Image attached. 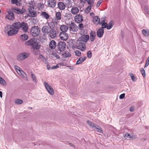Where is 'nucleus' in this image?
<instances>
[{"label":"nucleus","mask_w":149,"mask_h":149,"mask_svg":"<svg viewBox=\"0 0 149 149\" xmlns=\"http://www.w3.org/2000/svg\"><path fill=\"white\" fill-rule=\"evenodd\" d=\"M59 68V65L56 64V65H54L51 67V69L53 70Z\"/></svg>","instance_id":"nucleus-50"},{"label":"nucleus","mask_w":149,"mask_h":149,"mask_svg":"<svg viewBox=\"0 0 149 149\" xmlns=\"http://www.w3.org/2000/svg\"><path fill=\"white\" fill-rule=\"evenodd\" d=\"M28 38V36L25 34H22L20 36V39L22 41L26 40Z\"/></svg>","instance_id":"nucleus-29"},{"label":"nucleus","mask_w":149,"mask_h":149,"mask_svg":"<svg viewBox=\"0 0 149 149\" xmlns=\"http://www.w3.org/2000/svg\"><path fill=\"white\" fill-rule=\"evenodd\" d=\"M48 70H49L51 69V67H50V66L49 65V64H47L46 66Z\"/></svg>","instance_id":"nucleus-59"},{"label":"nucleus","mask_w":149,"mask_h":149,"mask_svg":"<svg viewBox=\"0 0 149 149\" xmlns=\"http://www.w3.org/2000/svg\"><path fill=\"white\" fill-rule=\"evenodd\" d=\"M142 7L143 8L145 13L149 15V9L148 7L146 6H143L142 5Z\"/></svg>","instance_id":"nucleus-35"},{"label":"nucleus","mask_w":149,"mask_h":149,"mask_svg":"<svg viewBox=\"0 0 149 149\" xmlns=\"http://www.w3.org/2000/svg\"><path fill=\"white\" fill-rule=\"evenodd\" d=\"M142 32L143 34L146 36H149V31L148 30L142 29Z\"/></svg>","instance_id":"nucleus-33"},{"label":"nucleus","mask_w":149,"mask_h":149,"mask_svg":"<svg viewBox=\"0 0 149 149\" xmlns=\"http://www.w3.org/2000/svg\"><path fill=\"white\" fill-rule=\"evenodd\" d=\"M90 15L91 16H94V14L93 12H91L90 13Z\"/></svg>","instance_id":"nucleus-61"},{"label":"nucleus","mask_w":149,"mask_h":149,"mask_svg":"<svg viewBox=\"0 0 149 149\" xmlns=\"http://www.w3.org/2000/svg\"><path fill=\"white\" fill-rule=\"evenodd\" d=\"M52 55H53L54 57H55L58 59H59L60 58L58 55L56 53L53 52L52 54Z\"/></svg>","instance_id":"nucleus-45"},{"label":"nucleus","mask_w":149,"mask_h":149,"mask_svg":"<svg viewBox=\"0 0 149 149\" xmlns=\"http://www.w3.org/2000/svg\"><path fill=\"white\" fill-rule=\"evenodd\" d=\"M50 30L48 26H43L42 28V31L44 35H47L49 33Z\"/></svg>","instance_id":"nucleus-13"},{"label":"nucleus","mask_w":149,"mask_h":149,"mask_svg":"<svg viewBox=\"0 0 149 149\" xmlns=\"http://www.w3.org/2000/svg\"><path fill=\"white\" fill-rule=\"evenodd\" d=\"M143 75V77L144 78H145V77H146V75Z\"/></svg>","instance_id":"nucleus-64"},{"label":"nucleus","mask_w":149,"mask_h":149,"mask_svg":"<svg viewBox=\"0 0 149 149\" xmlns=\"http://www.w3.org/2000/svg\"><path fill=\"white\" fill-rule=\"evenodd\" d=\"M14 11L18 14H22L25 12V10H21L19 8H15L14 9Z\"/></svg>","instance_id":"nucleus-26"},{"label":"nucleus","mask_w":149,"mask_h":149,"mask_svg":"<svg viewBox=\"0 0 149 149\" xmlns=\"http://www.w3.org/2000/svg\"><path fill=\"white\" fill-rule=\"evenodd\" d=\"M149 65V56L147 58L146 61V64L144 66V68L147 67Z\"/></svg>","instance_id":"nucleus-48"},{"label":"nucleus","mask_w":149,"mask_h":149,"mask_svg":"<svg viewBox=\"0 0 149 149\" xmlns=\"http://www.w3.org/2000/svg\"><path fill=\"white\" fill-rule=\"evenodd\" d=\"M48 36L52 39L54 38L57 37V32L54 29H50Z\"/></svg>","instance_id":"nucleus-11"},{"label":"nucleus","mask_w":149,"mask_h":149,"mask_svg":"<svg viewBox=\"0 0 149 149\" xmlns=\"http://www.w3.org/2000/svg\"><path fill=\"white\" fill-rule=\"evenodd\" d=\"M58 8L61 10H63L65 8V5L62 2H60L58 3Z\"/></svg>","instance_id":"nucleus-27"},{"label":"nucleus","mask_w":149,"mask_h":149,"mask_svg":"<svg viewBox=\"0 0 149 149\" xmlns=\"http://www.w3.org/2000/svg\"><path fill=\"white\" fill-rule=\"evenodd\" d=\"M56 42L54 40L51 41L49 44V47L51 49H54L56 46Z\"/></svg>","instance_id":"nucleus-24"},{"label":"nucleus","mask_w":149,"mask_h":149,"mask_svg":"<svg viewBox=\"0 0 149 149\" xmlns=\"http://www.w3.org/2000/svg\"><path fill=\"white\" fill-rule=\"evenodd\" d=\"M44 83L45 87L47 91L51 95H53L54 93V91L51 86L46 82H45Z\"/></svg>","instance_id":"nucleus-8"},{"label":"nucleus","mask_w":149,"mask_h":149,"mask_svg":"<svg viewBox=\"0 0 149 149\" xmlns=\"http://www.w3.org/2000/svg\"><path fill=\"white\" fill-rule=\"evenodd\" d=\"M124 137L125 138H128L132 140L136 138V136H133L132 134H130L128 133L125 134Z\"/></svg>","instance_id":"nucleus-28"},{"label":"nucleus","mask_w":149,"mask_h":149,"mask_svg":"<svg viewBox=\"0 0 149 149\" xmlns=\"http://www.w3.org/2000/svg\"><path fill=\"white\" fill-rule=\"evenodd\" d=\"M125 94L124 93L120 95L119 98L120 99H122L125 97Z\"/></svg>","instance_id":"nucleus-55"},{"label":"nucleus","mask_w":149,"mask_h":149,"mask_svg":"<svg viewBox=\"0 0 149 149\" xmlns=\"http://www.w3.org/2000/svg\"><path fill=\"white\" fill-rule=\"evenodd\" d=\"M14 68L17 73L19 74H23L24 73V72L17 66L15 65L14 67Z\"/></svg>","instance_id":"nucleus-23"},{"label":"nucleus","mask_w":149,"mask_h":149,"mask_svg":"<svg viewBox=\"0 0 149 149\" xmlns=\"http://www.w3.org/2000/svg\"><path fill=\"white\" fill-rule=\"evenodd\" d=\"M86 57L85 56L80 57L77 61L76 64L79 65L81 64L86 60Z\"/></svg>","instance_id":"nucleus-25"},{"label":"nucleus","mask_w":149,"mask_h":149,"mask_svg":"<svg viewBox=\"0 0 149 149\" xmlns=\"http://www.w3.org/2000/svg\"><path fill=\"white\" fill-rule=\"evenodd\" d=\"M21 77L24 80H27L26 75H20Z\"/></svg>","instance_id":"nucleus-56"},{"label":"nucleus","mask_w":149,"mask_h":149,"mask_svg":"<svg viewBox=\"0 0 149 149\" xmlns=\"http://www.w3.org/2000/svg\"><path fill=\"white\" fill-rule=\"evenodd\" d=\"M93 22L96 24H101V22L100 23V19L97 16H94L93 19Z\"/></svg>","instance_id":"nucleus-22"},{"label":"nucleus","mask_w":149,"mask_h":149,"mask_svg":"<svg viewBox=\"0 0 149 149\" xmlns=\"http://www.w3.org/2000/svg\"><path fill=\"white\" fill-rule=\"evenodd\" d=\"M140 72H141L142 74H145V71L143 68H141L140 69Z\"/></svg>","instance_id":"nucleus-51"},{"label":"nucleus","mask_w":149,"mask_h":149,"mask_svg":"<svg viewBox=\"0 0 149 149\" xmlns=\"http://www.w3.org/2000/svg\"><path fill=\"white\" fill-rule=\"evenodd\" d=\"M16 24H18L17 26H18V30L20 29H21L22 31L24 32L27 31L29 26L28 24L24 22H22L20 23L18 22H16Z\"/></svg>","instance_id":"nucleus-4"},{"label":"nucleus","mask_w":149,"mask_h":149,"mask_svg":"<svg viewBox=\"0 0 149 149\" xmlns=\"http://www.w3.org/2000/svg\"><path fill=\"white\" fill-rule=\"evenodd\" d=\"M2 92L0 91V96L1 98H2Z\"/></svg>","instance_id":"nucleus-63"},{"label":"nucleus","mask_w":149,"mask_h":149,"mask_svg":"<svg viewBox=\"0 0 149 149\" xmlns=\"http://www.w3.org/2000/svg\"><path fill=\"white\" fill-rule=\"evenodd\" d=\"M96 33L95 31H91L90 33V39L91 42H93L95 38Z\"/></svg>","instance_id":"nucleus-20"},{"label":"nucleus","mask_w":149,"mask_h":149,"mask_svg":"<svg viewBox=\"0 0 149 149\" xmlns=\"http://www.w3.org/2000/svg\"><path fill=\"white\" fill-rule=\"evenodd\" d=\"M87 124L92 129L99 133H102V130L100 127L98 125L92 123L89 120L87 121Z\"/></svg>","instance_id":"nucleus-3"},{"label":"nucleus","mask_w":149,"mask_h":149,"mask_svg":"<svg viewBox=\"0 0 149 149\" xmlns=\"http://www.w3.org/2000/svg\"><path fill=\"white\" fill-rule=\"evenodd\" d=\"M48 6L50 7L54 8L56 5V2L54 0H48Z\"/></svg>","instance_id":"nucleus-17"},{"label":"nucleus","mask_w":149,"mask_h":149,"mask_svg":"<svg viewBox=\"0 0 149 149\" xmlns=\"http://www.w3.org/2000/svg\"><path fill=\"white\" fill-rule=\"evenodd\" d=\"M68 144L70 145V146L74 148V149H75L76 148V147L74 146V145L72 143H70L69 142H68Z\"/></svg>","instance_id":"nucleus-57"},{"label":"nucleus","mask_w":149,"mask_h":149,"mask_svg":"<svg viewBox=\"0 0 149 149\" xmlns=\"http://www.w3.org/2000/svg\"><path fill=\"white\" fill-rule=\"evenodd\" d=\"M70 29L73 32H75L78 30V29L76 25H72L70 26Z\"/></svg>","instance_id":"nucleus-36"},{"label":"nucleus","mask_w":149,"mask_h":149,"mask_svg":"<svg viewBox=\"0 0 149 149\" xmlns=\"http://www.w3.org/2000/svg\"><path fill=\"white\" fill-rule=\"evenodd\" d=\"M56 19L60 20L61 19V13L59 12H57L56 14Z\"/></svg>","instance_id":"nucleus-37"},{"label":"nucleus","mask_w":149,"mask_h":149,"mask_svg":"<svg viewBox=\"0 0 149 149\" xmlns=\"http://www.w3.org/2000/svg\"><path fill=\"white\" fill-rule=\"evenodd\" d=\"M25 45L27 46H31L34 49H39L40 47L39 42L34 38H32L26 42Z\"/></svg>","instance_id":"nucleus-2"},{"label":"nucleus","mask_w":149,"mask_h":149,"mask_svg":"<svg viewBox=\"0 0 149 149\" xmlns=\"http://www.w3.org/2000/svg\"><path fill=\"white\" fill-rule=\"evenodd\" d=\"M104 30L102 28H100L97 31V35L99 38H101L103 36Z\"/></svg>","instance_id":"nucleus-16"},{"label":"nucleus","mask_w":149,"mask_h":149,"mask_svg":"<svg viewBox=\"0 0 149 149\" xmlns=\"http://www.w3.org/2000/svg\"><path fill=\"white\" fill-rule=\"evenodd\" d=\"M18 24L15 22L11 25H8L4 28V32L8 34V36H12L16 34L18 31Z\"/></svg>","instance_id":"nucleus-1"},{"label":"nucleus","mask_w":149,"mask_h":149,"mask_svg":"<svg viewBox=\"0 0 149 149\" xmlns=\"http://www.w3.org/2000/svg\"><path fill=\"white\" fill-rule=\"evenodd\" d=\"M92 53L90 51H88L87 53V56L88 58H90L91 57Z\"/></svg>","instance_id":"nucleus-49"},{"label":"nucleus","mask_w":149,"mask_h":149,"mask_svg":"<svg viewBox=\"0 0 149 149\" xmlns=\"http://www.w3.org/2000/svg\"><path fill=\"white\" fill-rule=\"evenodd\" d=\"M18 0H11V2L13 4H16L17 5Z\"/></svg>","instance_id":"nucleus-52"},{"label":"nucleus","mask_w":149,"mask_h":149,"mask_svg":"<svg viewBox=\"0 0 149 149\" xmlns=\"http://www.w3.org/2000/svg\"><path fill=\"white\" fill-rule=\"evenodd\" d=\"M29 14L31 17H34L36 15V12L35 11V8L34 7H30L29 9Z\"/></svg>","instance_id":"nucleus-15"},{"label":"nucleus","mask_w":149,"mask_h":149,"mask_svg":"<svg viewBox=\"0 0 149 149\" xmlns=\"http://www.w3.org/2000/svg\"><path fill=\"white\" fill-rule=\"evenodd\" d=\"M74 20L75 22L79 23L81 22L83 19L82 15L80 14H79L75 16Z\"/></svg>","instance_id":"nucleus-12"},{"label":"nucleus","mask_w":149,"mask_h":149,"mask_svg":"<svg viewBox=\"0 0 149 149\" xmlns=\"http://www.w3.org/2000/svg\"><path fill=\"white\" fill-rule=\"evenodd\" d=\"M79 12V9L76 7H72L71 9V12L73 15H76Z\"/></svg>","instance_id":"nucleus-18"},{"label":"nucleus","mask_w":149,"mask_h":149,"mask_svg":"<svg viewBox=\"0 0 149 149\" xmlns=\"http://www.w3.org/2000/svg\"><path fill=\"white\" fill-rule=\"evenodd\" d=\"M134 107H133V106L131 107L130 108V111H133L134 110Z\"/></svg>","instance_id":"nucleus-58"},{"label":"nucleus","mask_w":149,"mask_h":149,"mask_svg":"<svg viewBox=\"0 0 149 149\" xmlns=\"http://www.w3.org/2000/svg\"><path fill=\"white\" fill-rule=\"evenodd\" d=\"M31 77L33 79V81L36 84L37 83V80L35 75H31Z\"/></svg>","instance_id":"nucleus-44"},{"label":"nucleus","mask_w":149,"mask_h":149,"mask_svg":"<svg viewBox=\"0 0 149 149\" xmlns=\"http://www.w3.org/2000/svg\"><path fill=\"white\" fill-rule=\"evenodd\" d=\"M41 16L43 18L48 19L49 18V15L45 12H42L41 14Z\"/></svg>","instance_id":"nucleus-30"},{"label":"nucleus","mask_w":149,"mask_h":149,"mask_svg":"<svg viewBox=\"0 0 149 149\" xmlns=\"http://www.w3.org/2000/svg\"><path fill=\"white\" fill-rule=\"evenodd\" d=\"M77 47L79 49L82 51H83L86 49V47L85 45L82 41L78 40L77 41Z\"/></svg>","instance_id":"nucleus-9"},{"label":"nucleus","mask_w":149,"mask_h":149,"mask_svg":"<svg viewBox=\"0 0 149 149\" xmlns=\"http://www.w3.org/2000/svg\"><path fill=\"white\" fill-rule=\"evenodd\" d=\"M135 75H130L132 79L134 81H135L137 80V78L135 77Z\"/></svg>","instance_id":"nucleus-47"},{"label":"nucleus","mask_w":149,"mask_h":149,"mask_svg":"<svg viewBox=\"0 0 149 149\" xmlns=\"http://www.w3.org/2000/svg\"><path fill=\"white\" fill-rule=\"evenodd\" d=\"M102 0H100V1H98L97 3V4L96 5L97 6V7H99L100 6V4L101 3V2H102Z\"/></svg>","instance_id":"nucleus-53"},{"label":"nucleus","mask_w":149,"mask_h":149,"mask_svg":"<svg viewBox=\"0 0 149 149\" xmlns=\"http://www.w3.org/2000/svg\"><path fill=\"white\" fill-rule=\"evenodd\" d=\"M66 45L65 42L62 41L59 42L57 45V47L60 52L63 51L65 49Z\"/></svg>","instance_id":"nucleus-10"},{"label":"nucleus","mask_w":149,"mask_h":149,"mask_svg":"<svg viewBox=\"0 0 149 149\" xmlns=\"http://www.w3.org/2000/svg\"><path fill=\"white\" fill-rule=\"evenodd\" d=\"M58 65H59V66H61L64 65L63 64V63H60L59 64H57Z\"/></svg>","instance_id":"nucleus-62"},{"label":"nucleus","mask_w":149,"mask_h":149,"mask_svg":"<svg viewBox=\"0 0 149 149\" xmlns=\"http://www.w3.org/2000/svg\"><path fill=\"white\" fill-rule=\"evenodd\" d=\"M28 53L24 52L19 54L17 56V59L20 61L24 60L27 58L29 55Z\"/></svg>","instance_id":"nucleus-6"},{"label":"nucleus","mask_w":149,"mask_h":149,"mask_svg":"<svg viewBox=\"0 0 149 149\" xmlns=\"http://www.w3.org/2000/svg\"><path fill=\"white\" fill-rule=\"evenodd\" d=\"M4 80L0 77V83L1 84H3L5 82Z\"/></svg>","instance_id":"nucleus-54"},{"label":"nucleus","mask_w":149,"mask_h":149,"mask_svg":"<svg viewBox=\"0 0 149 149\" xmlns=\"http://www.w3.org/2000/svg\"><path fill=\"white\" fill-rule=\"evenodd\" d=\"M40 30L38 26H33L31 29V34L34 37L38 36L40 33Z\"/></svg>","instance_id":"nucleus-5"},{"label":"nucleus","mask_w":149,"mask_h":149,"mask_svg":"<svg viewBox=\"0 0 149 149\" xmlns=\"http://www.w3.org/2000/svg\"><path fill=\"white\" fill-rule=\"evenodd\" d=\"M86 1L88 4L92 6L93 5L94 2L93 0H86Z\"/></svg>","instance_id":"nucleus-42"},{"label":"nucleus","mask_w":149,"mask_h":149,"mask_svg":"<svg viewBox=\"0 0 149 149\" xmlns=\"http://www.w3.org/2000/svg\"><path fill=\"white\" fill-rule=\"evenodd\" d=\"M75 54L76 56H81V53L80 51L78 50L75 51Z\"/></svg>","instance_id":"nucleus-43"},{"label":"nucleus","mask_w":149,"mask_h":149,"mask_svg":"<svg viewBox=\"0 0 149 149\" xmlns=\"http://www.w3.org/2000/svg\"><path fill=\"white\" fill-rule=\"evenodd\" d=\"M91 8V6H88L85 10V12L86 13H88L90 12Z\"/></svg>","instance_id":"nucleus-41"},{"label":"nucleus","mask_w":149,"mask_h":149,"mask_svg":"<svg viewBox=\"0 0 149 149\" xmlns=\"http://www.w3.org/2000/svg\"><path fill=\"white\" fill-rule=\"evenodd\" d=\"M59 36L60 39L66 41L68 38V35L66 33L61 32Z\"/></svg>","instance_id":"nucleus-14"},{"label":"nucleus","mask_w":149,"mask_h":149,"mask_svg":"<svg viewBox=\"0 0 149 149\" xmlns=\"http://www.w3.org/2000/svg\"><path fill=\"white\" fill-rule=\"evenodd\" d=\"M47 23L48 26V27L50 29H54L53 28L55 27V23L53 22H47Z\"/></svg>","instance_id":"nucleus-31"},{"label":"nucleus","mask_w":149,"mask_h":149,"mask_svg":"<svg viewBox=\"0 0 149 149\" xmlns=\"http://www.w3.org/2000/svg\"><path fill=\"white\" fill-rule=\"evenodd\" d=\"M23 102L22 100L20 99H17L15 100V103L17 104H21Z\"/></svg>","instance_id":"nucleus-39"},{"label":"nucleus","mask_w":149,"mask_h":149,"mask_svg":"<svg viewBox=\"0 0 149 149\" xmlns=\"http://www.w3.org/2000/svg\"><path fill=\"white\" fill-rule=\"evenodd\" d=\"M62 56L64 58L70 57L71 56V54L68 52L64 51L62 54Z\"/></svg>","instance_id":"nucleus-32"},{"label":"nucleus","mask_w":149,"mask_h":149,"mask_svg":"<svg viewBox=\"0 0 149 149\" xmlns=\"http://www.w3.org/2000/svg\"><path fill=\"white\" fill-rule=\"evenodd\" d=\"M60 29L62 31L61 32L66 33L68 30V26L64 25H62L60 26Z\"/></svg>","instance_id":"nucleus-21"},{"label":"nucleus","mask_w":149,"mask_h":149,"mask_svg":"<svg viewBox=\"0 0 149 149\" xmlns=\"http://www.w3.org/2000/svg\"><path fill=\"white\" fill-rule=\"evenodd\" d=\"M8 14L5 16V18L10 21L13 20L15 19L14 14L13 12L9 9L7 11Z\"/></svg>","instance_id":"nucleus-7"},{"label":"nucleus","mask_w":149,"mask_h":149,"mask_svg":"<svg viewBox=\"0 0 149 149\" xmlns=\"http://www.w3.org/2000/svg\"><path fill=\"white\" fill-rule=\"evenodd\" d=\"M89 38V36L88 35H86L82 36L81 38H79L78 40H81L82 42H86Z\"/></svg>","instance_id":"nucleus-19"},{"label":"nucleus","mask_w":149,"mask_h":149,"mask_svg":"<svg viewBox=\"0 0 149 149\" xmlns=\"http://www.w3.org/2000/svg\"><path fill=\"white\" fill-rule=\"evenodd\" d=\"M72 2L70 0H66L65 3L69 8H71L72 6Z\"/></svg>","instance_id":"nucleus-34"},{"label":"nucleus","mask_w":149,"mask_h":149,"mask_svg":"<svg viewBox=\"0 0 149 149\" xmlns=\"http://www.w3.org/2000/svg\"><path fill=\"white\" fill-rule=\"evenodd\" d=\"M79 27L81 28H82L83 27V25L81 23L79 24Z\"/></svg>","instance_id":"nucleus-60"},{"label":"nucleus","mask_w":149,"mask_h":149,"mask_svg":"<svg viewBox=\"0 0 149 149\" xmlns=\"http://www.w3.org/2000/svg\"><path fill=\"white\" fill-rule=\"evenodd\" d=\"M113 21H111L107 24V29L109 30L112 27L113 25Z\"/></svg>","instance_id":"nucleus-38"},{"label":"nucleus","mask_w":149,"mask_h":149,"mask_svg":"<svg viewBox=\"0 0 149 149\" xmlns=\"http://www.w3.org/2000/svg\"><path fill=\"white\" fill-rule=\"evenodd\" d=\"M107 28V24L105 22H104L102 23V29L104 28Z\"/></svg>","instance_id":"nucleus-46"},{"label":"nucleus","mask_w":149,"mask_h":149,"mask_svg":"<svg viewBox=\"0 0 149 149\" xmlns=\"http://www.w3.org/2000/svg\"><path fill=\"white\" fill-rule=\"evenodd\" d=\"M40 58L42 59V61L44 62L45 63H47V61L46 59L42 55H40Z\"/></svg>","instance_id":"nucleus-40"}]
</instances>
